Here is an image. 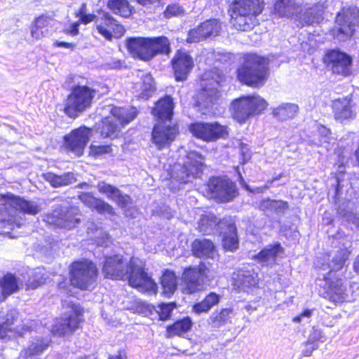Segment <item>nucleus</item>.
Instances as JSON below:
<instances>
[{
	"instance_id": "obj_36",
	"label": "nucleus",
	"mask_w": 359,
	"mask_h": 359,
	"mask_svg": "<svg viewBox=\"0 0 359 359\" xmlns=\"http://www.w3.org/2000/svg\"><path fill=\"white\" fill-rule=\"evenodd\" d=\"M52 19L46 15H42L36 18L30 27L32 36L39 40L48 34V27Z\"/></svg>"
},
{
	"instance_id": "obj_55",
	"label": "nucleus",
	"mask_w": 359,
	"mask_h": 359,
	"mask_svg": "<svg viewBox=\"0 0 359 359\" xmlns=\"http://www.w3.org/2000/svg\"><path fill=\"white\" fill-rule=\"evenodd\" d=\"M192 311L196 314L200 315L202 313H207L210 311L208 306L205 305L203 301L196 303L193 306Z\"/></svg>"
},
{
	"instance_id": "obj_16",
	"label": "nucleus",
	"mask_w": 359,
	"mask_h": 359,
	"mask_svg": "<svg viewBox=\"0 0 359 359\" xmlns=\"http://www.w3.org/2000/svg\"><path fill=\"white\" fill-rule=\"evenodd\" d=\"M209 75L205 74L203 79V89L200 92L198 97V104L203 108H210L215 104L220 97V90L222 77L217 76L215 79L212 76L210 81L208 80Z\"/></svg>"
},
{
	"instance_id": "obj_48",
	"label": "nucleus",
	"mask_w": 359,
	"mask_h": 359,
	"mask_svg": "<svg viewBox=\"0 0 359 359\" xmlns=\"http://www.w3.org/2000/svg\"><path fill=\"white\" fill-rule=\"evenodd\" d=\"M45 281L46 278L44 277L43 271L38 269L32 272V276L27 283V289H35L43 284Z\"/></svg>"
},
{
	"instance_id": "obj_19",
	"label": "nucleus",
	"mask_w": 359,
	"mask_h": 359,
	"mask_svg": "<svg viewBox=\"0 0 359 359\" xmlns=\"http://www.w3.org/2000/svg\"><path fill=\"white\" fill-rule=\"evenodd\" d=\"M95 27L98 33L108 41L121 38L125 33L123 26L107 12H102L96 18Z\"/></svg>"
},
{
	"instance_id": "obj_14",
	"label": "nucleus",
	"mask_w": 359,
	"mask_h": 359,
	"mask_svg": "<svg viewBox=\"0 0 359 359\" xmlns=\"http://www.w3.org/2000/svg\"><path fill=\"white\" fill-rule=\"evenodd\" d=\"M80 216L77 208L60 205L54 209L53 212L45 216L44 221L50 225L72 229L80 223Z\"/></svg>"
},
{
	"instance_id": "obj_35",
	"label": "nucleus",
	"mask_w": 359,
	"mask_h": 359,
	"mask_svg": "<svg viewBox=\"0 0 359 359\" xmlns=\"http://www.w3.org/2000/svg\"><path fill=\"white\" fill-rule=\"evenodd\" d=\"M215 246L208 239H196L191 244L193 255L197 257H212Z\"/></svg>"
},
{
	"instance_id": "obj_4",
	"label": "nucleus",
	"mask_w": 359,
	"mask_h": 359,
	"mask_svg": "<svg viewBox=\"0 0 359 359\" xmlns=\"http://www.w3.org/2000/svg\"><path fill=\"white\" fill-rule=\"evenodd\" d=\"M263 0H235L231 6V23L238 30L248 31L257 24L263 10Z\"/></svg>"
},
{
	"instance_id": "obj_47",
	"label": "nucleus",
	"mask_w": 359,
	"mask_h": 359,
	"mask_svg": "<svg viewBox=\"0 0 359 359\" xmlns=\"http://www.w3.org/2000/svg\"><path fill=\"white\" fill-rule=\"evenodd\" d=\"M286 205L287 203L282 201H276L266 198L260 202L259 209L262 211H281L285 208Z\"/></svg>"
},
{
	"instance_id": "obj_56",
	"label": "nucleus",
	"mask_w": 359,
	"mask_h": 359,
	"mask_svg": "<svg viewBox=\"0 0 359 359\" xmlns=\"http://www.w3.org/2000/svg\"><path fill=\"white\" fill-rule=\"evenodd\" d=\"M321 337V332L318 330H314L309 337L307 344H314L313 342L320 340Z\"/></svg>"
},
{
	"instance_id": "obj_42",
	"label": "nucleus",
	"mask_w": 359,
	"mask_h": 359,
	"mask_svg": "<svg viewBox=\"0 0 359 359\" xmlns=\"http://www.w3.org/2000/svg\"><path fill=\"white\" fill-rule=\"evenodd\" d=\"M219 219L211 213L203 215L198 222V231L203 234H210L219 224Z\"/></svg>"
},
{
	"instance_id": "obj_13",
	"label": "nucleus",
	"mask_w": 359,
	"mask_h": 359,
	"mask_svg": "<svg viewBox=\"0 0 359 359\" xmlns=\"http://www.w3.org/2000/svg\"><path fill=\"white\" fill-rule=\"evenodd\" d=\"M323 276L327 296L330 301L338 304L353 302L357 299L358 295L353 291V288L355 287L358 288V284L351 285L349 288H347L342 279L332 278V275L323 274Z\"/></svg>"
},
{
	"instance_id": "obj_18",
	"label": "nucleus",
	"mask_w": 359,
	"mask_h": 359,
	"mask_svg": "<svg viewBox=\"0 0 359 359\" xmlns=\"http://www.w3.org/2000/svg\"><path fill=\"white\" fill-rule=\"evenodd\" d=\"M82 313L76 306H72L69 313L61 319H56L51 327V332L54 335L65 336L72 334L79 328L81 321Z\"/></svg>"
},
{
	"instance_id": "obj_5",
	"label": "nucleus",
	"mask_w": 359,
	"mask_h": 359,
	"mask_svg": "<svg viewBox=\"0 0 359 359\" xmlns=\"http://www.w3.org/2000/svg\"><path fill=\"white\" fill-rule=\"evenodd\" d=\"M268 60L255 54H248L245 62L238 69L239 81L248 86L259 87L264 85L268 76Z\"/></svg>"
},
{
	"instance_id": "obj_64",
	"label": "nucleus",
	"mask_w": 359,
	"mask_h": 359,
	"mask_svg": "<svg viewBox=\"0 0 359 359\" xmlns=\"http://www.w3.org/2000/svg\"><path fill=\"white\" fill-rule=\"evenodd\" d=\"M353 269L356 273H359V255L356 257L353 263Z\"/></svg>"
},
{
	"instance_id": "obj_15",
	"label": "nucleus",
	"mask_w": 359,
	"mask_h": 359,
	"mask_svg": "<svg viewBox=\"0 0 359 359\" xmlns=\"http://www.w3.org/2000/svg\"><path fill=\"white\" fill-rule=\"evenodd\" d=\"M207 187L211 197L222 203L229 202L238 196L236 184L227 178L212 177Z\"/></svg>"
},
{
	"instance_id": "obj_45",
	"label": "nucleus",
	"mask_w": 359,
	"mask_h": 359,
	"mask_svg": "<svg viewBox=\"0 0 359 359\" xmlns=\"http://www.w3.org/2000/svg\"><path fill=\"white\" fill-rule=\"evenodd\" d=\"M222 242L224 248L226 250L233 251L238 248V240L234 225L228 226V232L224 235Z\"/></svg>"
},
{
	"instance_id": "obj_22",
	"label": "nucleus",
	"mask_w": 359,
	"mask_h": 359,
	"mask_svg": "<svg viewBox=\"0 0 359 359\" xmlns=\"http://www.w3.org/2000/svg\"><path fill=\"white\" fill-rule=\"evenodd\" d=\"M168 121L158 122L154 126L152 132L153 142L161 149L169 146L175 139L178 134V129L175 126L167 125Z\"/></svg>"
},
{
	"instance_id": "obj_31",
	"label": "nucleus",
	"mask_w": 359,
	"mask_h": 359,
	"mask_svg": "<svg viewBox=\"0 0 359 359\" xmlns=\"http://www.w3.org/2000/svg\"><path fill=\"white\" fill-rule=\"evenodd\" d=\"M137 76L140 81L135 83V88L140 93L141 97L147 99L156 90L154 79L150 74L142 71L139 72Z\"/></svg>"
},
{
	"instance_id": "obj_34",
	"label": "nucleus",
	"mask_w": 359,
	"mask_h": 359,
	"mask_svg": "<svg viewBox=\"0 0 359 359\" xmlns=\"http://www.w3.org/2000/svg\"><path fill=\"white\" fill-rule=\"evenodd\" d=\"M79 199L87 206L97 210L99 212H108L114 215L113 208L103 201L94 197L89 193H82L79 195Z\"/></svg>"
},
{
	"instance_id": "obj_58",
	"label": "nucleus",
	"mask_w": 359,
	"mask_h": 359,
	"mask_svg": "<svg viewBox=\"0 0 359 359\" xmlns=\"http://www.w3.org/2000/svg\"><path fill=\"white\" fill-rule=\"evenodd\" d=\"M318 133L320 136L325 138L324 142H327L329 135H330V130L324 126H320L318 128Z\"/></svg>"
},
{
	"instance_id": "obj_46",
	"label": "nucleus",
	"mask_w": 359,
	"mask_h": 359,
	"mask_svg": "<svg viewBox=\"0 0 359 359\" xmlns=\"http://www.w3.org/2000/svg\"><path fill=\"white\" fill-rule=\"evenodd\" d=\"M294 6L290 0H280L274 5V11L282 17H290L293 15Z\"/></svg>"
},
{
	"instance_id": "obj_29",
	"label": "nucleus",
	"mask_w": 359,
	"mask_h": 359,
	"mask_svg": "<svg viewBox=\"0 0 359 359\" xmlns=\"http://www.w3.org/2000/svg\"><path fill=\"white\" fill-rule=\"evenodd\" d=\"M173 108L174 103L172 97L170 96H165L156 102L152 113L161 121H170L172 116Z\"/></svg>"
},
{
	"instance_id": "obj_40",
	"label": "nucleus",
	"mask_w": 359,
	"mask_h": 359,
	"mask_svg": "<svg viewBox=\"0 0 359 359\" xmlns=\"http://www.w3.org/2000/svg\"><path fill=\"white\" fill-rule=\"evenodd\" d=\"M233 309L231 308L215 311L208 320V325L214 328H219L225 325L231 318Z\"/></svg>"
},
{
	"instance_id": "obj_43",
	"label": "nucleus",
	"mask_w": 359,
	"mask_h": 359,
	"mask_svg": "<svg viewBox=\"0 0 359 359\" xmlns=\"http://www.w3.org/2000/svg\"><path fill=\"white\" fill-rule=\"evenodd\" d=\"M108 8L116 15L128 18L132 13V6L128 0H109Z\"/></svg>"
},
{
	"instance_id": "obj_54",
	"label": "nucleus",
	"mask_w": 359,
	"mask_h": 359,
	"mask_svg": "<svg viewBox=\"0 0 359 359\" xmlns=\"http://www.w3.org/2000/svg\"><path fill=\"white\" fill-rule=\"evenodd\" d=\"M239 149L242 156V163H245L251 158V152L248 146L244 143H241L239 145Z\"/></svg>"
},
{
	"instance_id": "obj_12",
	"label": "nucleus",
	"mask_w": 359,
	"mask_h": 359,
	"mask_svg": "<svg viewBox=\"0 0 359 359\" xmlns=\"http://www.w3.org/2000/svg\"><path fill=\"white\" fill-rule=\"evenodd\" d=\"M359 11L355 8H343L336 18V25L332 31L334 38L344 41L350 39L358 25Z\"/></svg>"
},
{
	"instance_id": "obj_33",
	"label": "nucleus",
	"mask_w": 359,
	"mask_h": 359,
	"mask_svg": "<svg viewBox=\"0 0 359 359\" xmlns=\"http://www.w3.org/2000/svg\"><path fill=\"white\" fill-rule=\"evenodd\" d=\"M326 7V1L320 0L314 6L310 8L302 17V25L318 24L323 19L322 15Z\"/></svg>"
},
{
	"instance_id": "obj_23",
	"label": "nucleus",
	"mask_w": 359,
	"mask_h": 359,
	"mask_svg": "<svg viewBox=\"0 0 359 359\" xmlns=\"http://www.w3.org/2000/svg\"><path fill=\"white\" fill-rule=\"evenodd\" d=\"M221 24L216 19H211L202 22L196 28L189 31L187 41L196 43L208 37L219 35L221 31Z\"/></svg>"
},
{
	"instance_id": "obj_10",
	"label": "nucleus",
	"mask_w": 359,
	"mask_h": 359,
	"mask_svg": "<svg viewBox=\"0 0 359 359\" xmlns=\"http://www.w3.org/2000/svg\"><path fill=\"white\" fill-rule=\"evenodd\" d=\"M95 91L88 86H78L74 88L68 95L65 113L70 118H76L92 104Z\"/></svg>"
},
{
	"instance_id": "obj_17",
	"label": "nucleus",
	"mask_w": 359,
	"mask_h": 359,
	"mask_svg": "<svg viewBox=\"0 0 359 359\" xmlns=\"http://www.w3.org/2000/svg\"><path fill=\"white\" fill-rule=\"evenodd\" d=\"M189 130L196 137L208 142L224 137L228 134L227 127L217 122L192 123L189 126Z\"/></svg>"
},
{
	"instance_id": "obj_39",
	"label": "nucleus",
	"mask_w": 359,
	"mask_h": 359,
	"mask_svg": "<svg viewBox=\"0 0 359 359\" xmlns=\"http://www.w3.org/2000/svg\"><path fill=\"white\" fill-rule=\"evenodd\" d=\"M298 111L299 107L297 104L285 103L275 108L273 111V114L280 121H286L294 118Z\"/></svg>"
},
{
	"instance_id": "obj_60",
	"label": "nucleus",
	"mask_w": 359,
	"mask_h": 359,
	"mask_svg": "<svg viewBox=\"0 0 359 359\" xmlns=\"http://www.w3.org/2000/svg\"><path fill=\"white\" fill-rule=\"evenodd\" d=\"M55 46L57 47H61L65 48H71L72 49L74 47V45L71 43H67L64 41H56L55 43Z\"/></svg>"
},
{
	"instance_id": "obj_63",
	"label": "nucleus",
	"mask_w": 359,
	"mask_h": 359,
	"mask_svg": "<svg viewBox=\"0 0 359 359\" xmlns=\"http://www.w3.org/2000/svg\"><path fill=\"white\" fill-rule=\"evenodd\" d=\"M109 359H126L124 351H119L118 355L111 356Z\"/></svg>"
},
{
	"instance_id": "obj_38",
	"label": "nucleus",
	"mask_w": 359,
	"mask_h": 359,
	"mask_svg": "<svg viewBox=\"0 0 359 359\" xmlns=\"http://www.w3.org/2000/svg\"><path fill=\"white\" fill-rule=\"evenodd\" d=\"M21 283L19 280L12 274H7L0 280V287L5 299L8 296L16 292L19 289Z\"/></svg>"
},
{
	"instance_id": "obj_11",
	"label": "nucleus",
	"mask_w": 359,
	"mask_h": 359,
	"mask_svg": "<svg viewBox=\"0 0 359 359\" xmlns=\"http://www.w3.org/2000/svg\"><path fill=\"white\" fill-rule=\"evenodd\" d=\"M202 157L196 152L189 153L183 165L177 163L173 165L170 172L171 179L180 184L191 182L202 170Z\"/></svg>"
},
{
	"instance_id": "obj_2",
	"label": "nucleus",
	"mask_w": 359,
	"mask_h": 359,
	"mask_svg": "<svg viewBox=\"0 0 359 359\" xmlns=\"http://www.w3.org/2000/svg\"><path fill=\"white\" fill-rule=\"evenodd\" d=\"M40 211V205L35 201H27L11 194L1 195L0 225L3 227H20L22 224V219L20 217L21 212L36 215Z\"/></svg>"
},
{
	"instance_id": "obj_37",
	"label": "nucleus",
	"mask_w": 359,
	"mask_h": 359,
	"mask_svg": "<svg viewBox=\"0 0 359 359\" xmlns=\"http://www.w3.org/2000/svg\"><path fill=\"white\" fill-rule=\"evenodd\" d=\"M43 178L53 187L67 186L76 182V178L72 172H66L61 175L53 172H47L43 175Z\"/></svg>"
},
{
	"instance_id": "obj_57",
	"label": "nucleus",
	"mask_w": 359,
	"mask_h": 359,
	"mask_svg": "<svg viewBox=\"0 0 359 359\" xmlns=\"http://www.w3.org/2000/svg\"><path fill=\"white\" fill-rule=\"evenodd\" d=\"M312 313V310L306 309L299 316L294 317L293 318V322L300 323L303 320L304 318H309L311 316Z\"/></svg>"
},
{
	"instance_id": "obj_61",
	"label": "nucleus",
	"mask_w": 359,
	"mask_h": 359,
	"mask_svg": "<svg viewBox=\"0 0 359 359\" xmlns=\"http://www.w3.org/2000/svg\"><path fill=\"white\" fill-rule=\"evenodd\" d=\"M79 23L78 22H75V23H73L71 26V30H70V34L72 35H76L78 34L79 32Z\"/></svg>"
},
{
	"instance_id": "obj_24",
	"label": "nucleus",
	"mask_w": 359,
	"mask_h": 359,
	"mask_svg": "<svg viewBox=\"0 0 359 359\" xmlns=\"http://www.w3.org/2000/svg\"><path fill=\"white\" fill-rule=\"evenodd\" d=\"M232 282L235 287L248 292L249 290L257 286L259 278L255 269L248 266L238 269L233 273Z\"/></svg>"
},
{
	"instance_id": "obj_49",
	"label": "nucleus",
	"mask_w": 359,
	"mask_h": 359,
	"mask_svg": "<svg viewBox=\"0 0 359 359\" xmlns=\"http://www.w3.org/2000/svg\"><path fill=\"white\" fill-rule=\"evenodd\" d=\"M176 308V304L174 302L161 304L158 306V313L161 320H165L170 318L172 311Z\"/></svg>"
},
{
	"instance_id": "obj_41",
	"label": "nucleus",
	"mask_w": 359,
	"mask_h": 359,
	"mask_svg": "<svg viewBox=\"0 0 359 359\" xmlns=\"http://www.w3.org/2000/svg\"><path fill=\"white\" fill-rule=\"evenodd\" d=\"M163 293L168 297L173 294L177 286V279L175 273L165 270L161 277Z\"/></svg>"
},
{
	"instance_id": "obj_52",
	"label": "nucleus",
	"mask_w": 359,
	"mask_h": 359,
	"mask_svg": "<svg viewBox=\"0 0 359 359\" xmlns=\"http://www.w3.org/2000/svg\"><path fill=\"white\" fill-rule=\"evenodd\" d=\"M86 7V4H83L81 5V7L80 8L79 11L76 13V16L79 17L80 18V20L84 24H88L94 20L95 21V20H96L95 15H94L93 14H86L85 13Z\"/></svg>"
},
{
	"instance_id": "obj_6",
	"label": "nucleus",
	"mask_w": 359,
	"mask_h": 359,
	"mask_svg": "<svg viewBox=\"0 0 359 359\" xmlns=\"http://www.w3.org/2000/svg\"><path fill=\"white\" fill-rule=\"evenodd\" d=\"M267 105V102L259 95L241 97L231 102V115L238 123H243L264 111Z\"/></svg>"
},
{
	"instance_id": "obj_26",
	"label": "nucleus",
	"mask_w": 359,
	"mask_h": 359,
	"mask_svg": "<svg viewBox=\"0 0 359 359\" xmlns=\"http://www.w3.org/2000/svg\"><path fill=\"white\" fill-rule=\"evenodd\" d=\"M332 110L335 119L341 123L355 117V113L352 109L351 100L347 97L334 100L332 102Z\"/></svg>"
},
{
	"instance_id": "obj_50",
	"label": "nucleus",
	"mask_w": 359,
	"mask_h": 359,
	"mask_svg": "<svg viewBox=\"0 0 359 359\" xmlns=\"http://www.w3.org/2000/svg\"><path fill=\"white\" fill-rule=\"evenodd\" d=\"M112 149L110 145H95L91 144L90 147V155L94 157L102 156L104 154H110Z\"/></svg>"
},
{
	"instance_id": "obj_32",
	"label": "nucleus",
	"mask_w": 359,
	"mask_h": 359,
	"mask_svg": "<svg viewBox=\"0 0 359 359\" xmlns=\"http://www.w3.org/2000/svg\"><path fill=\"white\" fill-rule=\"evenodd\" d=\"M48 346V340L44 339H36L32 341L27 348L21 351L20 356L25 359H39Z\"/></svg>"
},
{
	"instance_id": "obj_28",
	"label": "nucleus",
	"mask_w": 359,
	"mask_h": 359,
	"mask_svg": "<svg viewBox=\"0 0 359 359\" xmlns=\"http://www.w3.org/2000/svg\"><path fill=\"white\" fill-rule=\"evenodd\" d=\"M283 248L279 243L267 245L254 258L262 266H271L276 263V258L283 253Z\"/></svg>"
},
{
	"instance_id": "obj_30",
	"label": "nucleus",
	"mask_w": 359,
	"mask_h": 359,
	"mask_svg": "<svg viewBox=\"0 0 359 359\" xmlns=\"http://www.w3.org/2000/svg\"><path fill=\"white\" fill-rule=\"evenodd\" d=\"M351 245H343L333 255L331 263L327 265H323V269L326 270L330 269V271L327 275H332V271L340 270L345 264L351 250H349Z\"/></svg>"
},
{
	"instance_id": "obj_1",
	"label": "nucleus",
	"mask_w": 359,
	"mask_h": 359,
	"mask_svg": "<svg viewBox=\"0 0 359 359\" xmlns=\"http://www.w3.org/2000/svg\"><path fill=\"white\" fill-rule=\"evenodd\" d=\"M102 272L105 278L128 280L129 285L141 292L156 294L157 285L144 271V264L137 257L128 261L121 255L105 257Z\"/></svg>"
},
{
	"instance_id": "obj_62",
	"label": "nucleus",
	"mask_w": 359,
	"mask_h": 359,
	"mask_svg": "<svg viewBox=\"0 0 359 359\" xmlns=\"http://www.w3.org/2000/svg\"><path fill=\"white\" fill-rule=\"evenodd\" d=\"M311 347L309 349H306L303 352V355L304 356H310L313 350L317 348V346L315 344H311Z\"/></svg>"
},
{
	"instance_id": "obj_44",
	"label": "nucleus",
	"mask_w": 359,
	"mask_h": 359,
	"mask_svg": "<svg viewBox=\"0 0 359 359\" xmlns=\"http://www.w3.org/2000/svg\"><path fill=\"white\" fill-rule=\"evenodd\" d=\"M191 326L192 321L190 318H184L167 327V337H172L175 335H181L189 331Z\"/></svg>"
},
{
	"instance_id": "obj_27",
	"label": "nucleus",
	"mask_w": 359,
	"mask_h": 359,
	"mask_svg": "<svg viewBox=\"0 0 359 359\" xmlns=\"http://www.w3.org/2000/svg\"><path fill=\"white\" fill-rule=\"evenodd\" d=\"M97 188L100 193L105 194L109 198L115 201L121 208H126L131 203V198L128 195L122 194L119 189L106 183L100 182Z\"/></svg>"
},
{
	"instance_id": "obj_25",
	"label": "nucleus",
	"mask_w": 359,
	"mask_h": 359,
	"mask_svg": "<svg viewBox=\"0 0 359 359\" xmlns=\"http://www.w3.org/2000/svg\"><path fill=\"white\" fill-rule=\"evenodd\" d=\"M177 81H184L194 67L191 57L187 53L178 51L172 60Z\"/></svg>"
},
{
	"instance_id": "obj_9",
	"label": "nucleus",
	"mask_w": 359,
	"mask_h": 359,
	"mask_svg": "<svg viewBox=\"0 0 359 359\" xmlns=\"http://www.w3.org/2000/svg\"><path fill=\"white\" fill-rule=\"evenodd\" d=\"M213 278V273L203 262L198 266H189L184 269L182 276L184 292L190 294L201 291Z\"/></svg>"
},
{
	"instance_id": "obj_21",
	"label": "nucleus",
	"mask_w": 359,
	"mask_h": 359,
	"mask_svg": "<svg viewBox=\"0 0 359 359\" xmlns=\"http://www.w3.org/2000/svg\"><path fill=\"white\" fill-rule=\"evenodd\" d=\"M325 61L334 74L346 76L351 73L352 59L343 52L330 50L326 54Z\"/></svg>"
},
{
	"instance_id": "obj_3",
	"label": "nucleus",
	"mask_w": 359,
	"mask_h": 359,
	"mask_svg": "<svg viewBox=\"0 0 359 359\" xmlns=\"http://www.w3.org/2000/svg\"><path fill=\"white\" fill-rule=\"evenodd\" d=\"M126 46L134 57L145 61L158 53L168 54L170 51L169 41L165 36L130 37L126 39Z\"/></svg>"
},
{
	"instance_id": "obj_59",
	"label": "nucleus",
	"mask_w": 359,
	"mask_h": 359,
	"mask_svg": "<svg viewBox=\"0 0 359 359\" xmlns=\"http://www.w3.org/2000/svg\"><path fill=\"white\" fill-rule=\"evenodd\" d=\"M245 187L246 188V189H248V191H250V192H257V193H263L264 191H265L266 190L269 189V187H270V185L268 184V183H266L264 186L262 187H256L253 189H251L248 185L245 184Z\"/></svg>"
},
{
	"instance_id": "obj_51",
	"label": "nucleus",
	"mask_w": 359,
	"mask_h": 359,
	"mask_svg": "<svg viewBox=\"0 0 359 359\" xmlns=\"http://www.w3.org/2000/svg\"><path fill=\"white\" fill-rule=\"evenodd\" d=\"M184 13V10L182 6L178 4H171L167 6L164 11V15L166 18H172L173 16H180Z\"/></svg>"
},
{
	"instance_id": "obj_8",
	"label": "nucleus",
	"mask_w": 359,
	"mask_h": 359,
	"mask_svg": "<svg viewBox=\"0 0 359 359\" xmlns=\"http://www.w3.org/2000/svg\"><path fill=\"white\" fill-rule=\"evenodd\" d=\"M111 116L102 121L101 135L104 137H116L120 133V125L123 126L132 121L137 116L135 108L112 107Z\"/></svg>"
},
{
	"instance_id": "obj_20",
	"label": "nucleus",
	"mask_w": 359,
	"mask_h": 359,
	"mask_svg": "<svg viewBox=\"0 0 359 359\" xmlns=\"http://www.w3.org/2000/svg\"><path fill=\"white\" fill-rule=\"evenodd\" d=\"M92 135V130L83 126L73 130L65 137V146L69 151L76 156L83 155L87 143Z\"/></svg>"
},
{
	"instance_id": "obj_7",
	"label": "nucleus",
	"mask_w": 359,
	"mask_h": 359,
	"mask_svg": "<svg viewBox=\"0 0 359 359\" xmlns=\"http://www.w3.org/2000/svg\"><path fill=\"white\" fill-rule=\"evenodd\" d=\"M70 275V281L73 286L81 290H90L95 287L97 269L91 261H77L72 264Z\"/></svg>"
},
{
	"instance_id": "obj_53",
	"label": "nucleus",
	"mask_w": 359,
	"mask_h": 359,
	"mask_svg": "<svg viewBox=\"0 0 359 359\" xmlns=\"http://www.w3.org/2000/svg\"><path fill=\"white\" fill-rule=\"evenodd\" d=\"M203 301L210 310L212 306L219 303V296L215 292H210Z\"/></svg>"
}]
</instances>
